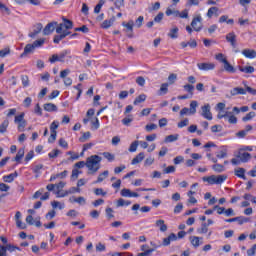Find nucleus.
Segmentation results:
<instances>
[{
	"instance_id": "1",
	"label": "nucleus",
	"mask_w": 256,
	"mask_h": 256,
	"mask_svg": "<svg viewBox=\"0 0 256 256\" xmlns=\"http://www.w3.org/2000/svg\"><path fill=\"white\" fill-rule=\"evenodd\" d=\"M102 158L99 155H92L87 158L86 160V167L89 169V171H92L93 173H97L99 169H101V163Z\"/></svg>"
},
{
	"instance_id": "2",
	"label": "nucleus",
	"mask_w": 256,
	"mask_h": 256,
	"mask_svg": "<svg viewBox=\"0 0 256 256\" xmlns=\"http://www.w3.org/2000/svg\"><path fill=\"white\" fill-rule=\"evenodd\" d=\"M227 180V175H211L208 177H203L202 181L209 183V185H221Z\"/></svg>"
},
{
	"instance_id": "3",
	"label": "nucleus",
	"mask_w": 256,
	"mask_h": 256,
	"mask_svg": "<svg viewBox=\"0 0 256 256\" xmlns=\"http://www.w3.org/2000/svg\"><path fill=\"white\" fill-rule=\"evenodd\" d=\"M202 112L201 116L204 117V119H207L208 121L213 120V114L211 113V105L205 104L204 106L201 107Z\"/></svg>"
},
{
	"instance_id": "4",
	"label": "nucleus",
	"mask_w": 256,
	"mask_h": 256,
	"mask_svg": "<svg viewBox=\"0 0 256 256\" xmlns=\"http://www.w3.org/2000/svg\"><path fill=\"white\" fill-rule=\"evenodd\" d=\"M240 150L236 155V159H240L241 163H247L251 160V154L249 152H241Z\"/></svg>"
},
{
	"instance_id": "5",
	"label": "nucleus",
	"mask_w": 256,
	"mask_h": 256,
	"mask_svg": "<svg viewBox=\"0 0 256 256\" xmlns=\"http://www.w3.org/2000/svg\"><path fill=\"white\" fill-rule=\"evenodd\" d=\"M201 21H203V18H201V16H197L193 18L191 22V27L194 29V31H197V32L201 31L202 29Z\"/></svg>"
},
{
	"instance_id": "6",
	"label": "nucleus",
	"mask_w": 256,
	"mask_h": 256,
	"mask_svg": "<svg viewBox=\"0 0 256 256\" xmlns=\"http://www.w3.org/2000/svg\"><path fill=\"white\" fill-rule=\"evenodd\" d=\"M171 241H177V235L175 233H171L168 237L164 238L161 247H169Z\"/></svg>"
},
{
	"instance_id": "7",
	"label": "nucleus",
	"mask_w": 256,
	"mask_h": 256,
	"mask_svg": "<svg viewBox=\"0 0 256 256\" xmlns=\"http://www.w3.org/2000/svg\"><path fill=\"white\" fill-rule=\"evenodd\" d=\"M42 30H43V24L41 23L35 24L33 32L29 33L28 37H31V39H35V37H37V35H39V33H41Z\"/></svg>"
},
{
	"instance_id": "8",
	"label": "nucleus",
	"mask_w": 256,
	"mask_h": 256,
	"mask_svg": "<svg viewBox=\"0 0 256 256\" xmlns=\"http://www.w3.org/2000/svg\"><path fill=\"white\" fill-rule=\"evenodd\" d=\"M197 67H198V69H200V71H212V69H215V64H213V63H198Z\"/></svg>"
},
{
	"instance_id": "9",
	"label": "nucleus",
	"mask_w": 256,
	"mask_h": 256,
	"mask_svg": "<svg viewBox=\"0 0 256 256\" xmlns=\"http://www.w3.org/2000/svg\"><path fill=\"white\" fill-rule=\"evenodd\" d=\"M55 25H57V22L48 23L43 29V35H51L55 31Z\"/></svg>"
},
{
	"instance_id": "10",
	"label": "nucleus",
	"mask_w": 256,
	"mask_h": 256,
	"mask_svg": "<svg viewBox=\"0 0 256 256\" xmlns=\"http://www.w3.org/2000/svg\"><path fill=\"white\" fill-rule=\"evenodd\" d=\"M123 27L127 29V31L130 32L127 36L132 39L133 37V25H135V22L133 20H129L128 23L125 24V22L122 23Z\"/></svg>"
},
{
	"instance_id": "11",
	"label": "nucleus",
	"mask_w": 256,
	"mask_h": 256,
	"mask_svg": "<svg viewBox=\"0 0 256 256\" xmlns=\"http://www.w3.org/2000/svg\"><path fill=\"white\" fill-rule=\"evenodd\" d=\"M242 55H244V57H246L247 59H255L256 51L253 49H244L242 51Z\"/></svg>"
},
{
	"instance_id": "12",
	"label": "nucleus",
	"mask_w": 256,
	"mask_h": 256,
	"mask_svg": "<svg viewBox=\"0 0 256 256\" xmlns=\"http://www.w3.org/2000/svg\"><path fill=\"white\" fill-rule=\"evenodd\" d=\"M230 93L232 97H235V95H246L247 90H245V88L235 87L230 91Z\"/></svg>"
},
{
	"instance_id": "13",
	"label": "nucleus",
	"mask_w": 256,
	"mask_h": 256,
	"mask_svg": "<svg viewBox=\"0 0 256 256\" xmlns=\"http://www.w3.org/2000/svg\"><path fill=\"white\" fill-rule=\"evenodd\" d=\"M113 23H115V16H112L109 20H104L101 29H109V27H113Z\"/></svg>"
},
{
	"instance_id": "14",
	"label": "nucleus",
	"mask_w": 256,
	"mask_h": 256,
	"mask_svg": "<svg viewBox=\"0 0 256 256\" xmlns=\"http://www.w3.org/2000/svg\"><path fill=\"white\" fill-rule=\"evenodd\" d=\"M18 175L19 174L17 172H14L9 175L3 176V181L5 183H13V181H15V178L18 177Z\"/></svg>"
},
{
	"instance_id": "15",
	"label": "nucleus",
	"mask_w": 256,
	"mask_h": 256,
	"mask_svg": "<svg viewBox=\"0 0 256 256\" xmlns=\"http://www.w3.org/2000/svg\"><path fill=\"white\" fill-rule=\"evenodd\" d=\"M44 111H47L48 113H53L55 111H58L57 105L53 103H46L44 104Z\"/></svg>"
},
{
	"instance_id": "16",
	"label": "nucleus",
	"mask_w": 256,
	"mask_h": 256,
	"mask_svg": "<svg viewBox=\"0 0 256 256\" xmlns=\"http://www.w3.org/2000/svg\"><path fill=\"white\" fill-rule=\"evenodd\" d=\"M33 51H35L33 44H27L24 48L23 53L20 55V57H26L27 55H29V53H33Z\"/></svg>"
},
{
	"instance_id": "17",
	"label": "nucleus",
	"mask_w": 256,
	"mask_h": 256,
	"mask_svg": "<svg viewBox=\"0 0 256 256\" xmlns=\"http://www.w3.org/2000/svg\"><path fill=\"white\" fill-rule=\"evenodd\" d=\"M224 64V70L227 71V73H235V67L229 63L227 60H223Z\"/></svg>"
},
{
	"instance_id": "18",
	"label": "nucleus",
	"mask_w": 256,
	"mask_h": 256,
	"mask_svg": "<svg viewBox=\"0 0 256 256\" xmlns=\"http://www.w3.org/2000/svg\"><path fill=\"white\" fill-rule=\"evenodd\" d=\"M145 159V153L140 152L136 157L132 159V165H137L138 163H141Z\"/></svg>"
},
{
	"instance_id": "19",
	"label": "nucleus",
	"mask_w": 256,
	"mask_h": 256,
	"mask_svg": "<svg viewBox=\"0 0 256 256\" xmlns=\"http://www.w3.org/2000/svg\"><path fill=\"white\" fill-rule=\"evenodd\" d=\"M168 37H170V39H177V37H179V28L175 26L174 28L170 29Z\"/></svg>"
},
{
	"instance_id": "20",
	"label": "nucleus",
	"mask_w": 256,
	"mask_h": 256,
	"mask_svg": "<svg viewBox=\"0 0 256 256\" xmlns=\"http://www.w3.org/2000/svg\"><path fill=\"white\" fill-rule=\"evenodd\" d=\"M219 23H227V25H233V23H235V20L229 19V16L227 15H222L219 18Z\"/></svg>"
},
{
	"instance_id": "21",
	"label": "nucleus",
	"mask_w": 256,
	"mask_h": 256,
	"mask_svg": "<svg viewBox=\"0 0 256 256\" xmlns=\"http://www.w3.org/2000/svg\"><path fill=\"white\" fill-rule=\"evenodd\" d=\"M23 157H25V149L21 148L18 150V152L14 158V161H16L17 163H20L21 160L23 159Z\"/></svg>"
},
{
	"instance_id": "22",
	"label": "nucleus",
	"mask_w": 256,
	"mask_h": 256,
	"mask_svg": "<svg viewBox=\"0 0 256 256\" xmlns=\"http://www.w3.org/2000/svg\"><path fill=\"white\" fill-rule=\"evenodd\" d=\"M109 177V170H105L103 173L99 174L96 183H103L105 179Z\"/></svg>"
},
{
	"instance_id": "23",
	"label": "nucleus",
	"mask_w": 256,
	"mask_h": 256,
	"mask_svg": "<svg viewBox=\"0 0 256 256\" xmlns=\"http://www.w3.org/2000/svg\"><path fill=\"white\" fill-rule=\"evenodd\" d=\"M167 93H169V83L161 84L159 95H167Z\"/></svg>"
},
{
	"instance_id": "24",
	"label": "nucleus",
	"mask_w": 256,
	"mask_h": 256,
	"mask_svg": "<svg viewBox=\"0 0 256 256\" xmlns=\"http://www.w3.org/2000/svg\"><path fill=\"white\" fill-rule=\"evenodd\" d=\"M235 175L236 177H240V179L247 181V176H245V168H239L238 170H235Z\"/></svg>"
},
{
	"instance_id": "25",
	"label": "nucleus",
	"mask_w": 256,
	"mask_h": 256,
	"mask_svg": "<svg viewBox=\"0 0 256 256\" xmlns=\"http://www.w3.org/2000/svg\"><path fill=\"white\" fill-rule=\"evenodd\" d=\"M239 71H241V73H255V67L253 66H245V67H239Z\"/></svg>"
},
{
	"instance_id": "26",
	"label": "nucleus",
	"mask_w": 256,
	"mask_h": 256,
	"mask_svg": "<svg viewBox=\"0 0 256 256\" xmlns=\"http://www.w3.org/2000/svg\"><path fill=\"white\" fill-rule=\"evenodd\" d=\"M199 106V103L195 100H193L191 103H190V115H195V113H197V107Z\"/></svg>"
},
{
	"instance_id": "27",
	"label": "nucleus",
	"mask_w": 256,
	"mask_h": 256,
	"mask_svg": "<svg viewBox=\"0 0 256 256\" xmlns=\"http://www.w3.org/2000/svg\"><path fill=\"white\" fill-rule=\"evenodd\" d=\"M156 227H160V231L165 233L167 231V225L165 224V220H157Z\"/></svg>"
},
{
	"instance_id": "28",
	"label": "nucleus",
	"mask_w": 256,
	"mask_h": 256,
	"mask_svg": "<svg viewBox=\"0 0 256 256\" xmlns=\"http://www.w3.org/2000/svg\"><path fill=\"white\" fill-rule=\"evenodd\" d=\"M179 139V134H171L166 136L165 143H173Z\"/></svg>"
},
{
	"instance_id": "29",
	"label": "nucleus",
	"mask_w": 256,
	"mask_h": 256,
	"mask_svg": "<svg viewBox=\"0 0 256 256\" xmlns=\"http://www.w3.org/2000/svg\"><path fill=\"white\" fill-rule=\"evenodd\" d=\"M147 100V95L145 94H140L138 97L135 98L133 104L134 105H139V103H143Z\"/></svg>"
},
{
	"instance_id": "30",
	"label": "nucleus",
	"mask_w": 256,
	"mask_h": 256,
	"mask_svg": "<svg viewBox=\"0 0 256 256\" xmlns=\"http://www.w3.org/2000/svg\"><path fill=\"white\" fill-rule=\"evenodd\" d=\"M226 41L228 43H233L237 41V35H235V32H230L226 35Z\"/></svg>"
},
{
	"instance_id": "31",
	"label": "nucleus",
	"mask_w": 256,
	"mask_h": 256,
	"mask_svg": "<svg viewBox=\"0 0 256 256\" xmlns=\"http://www.w3.org/2000/svg\"><path fill=\"white\" fill-rule=\"evenodd\" d=\"M34 49H37L39 47H43V45H45V39L44 38H40L38 40H35L33 43H32Z\"/></svg>"
},
{
	"instance_id": "32",
	"label": "nucleus",
	"mask_w": 256,
	"mask_h": 256,
	"mask_svg": "<svg viewBox=\"0 0 256 256\" xmlns=\"http://www.w3.org/2000/svg\"><path fill=\"white\" fill-rule=\"evenodd\" d=\"M7 127H9V120H4L0 125V133H7Z\"/></svg>"
},
{
	"instance_id": "33",
	"label": "nucleus",
	"mask_w": 256,
	"mask_h": 256,
	"mask_svg": "<svg viewBox=\"0 0 256 256\" xmlns=\"http://www.w3.org/2000/svg\"><path fill=\"white\" fill-rule=\"evenodd\" d=\"M62 20L64 22V27L65 29L69 30V29H73V21L65 18V17H62Z\"/></svg>"
},
{
	"instance_id": "34",
	"label": "nucleus",
	"mask_w": 256,
	"mask_h": 256,
	"mask_svg": "<svg viewBox=\"0 0 256 256\" xmlns=\"http://www.w3.org/2000/svg\"><path fill=\"white\" fill-rule=\"evenodd\" d=\"M131 205V201H125V199L120 198L117 201V207H129Z\"/></svg>"
},
{
	"instance_id": "35",
	"label": "nucleus",
	"mask_w": 256,
	"mask_h": 256,
	"mask_svg": "<svg viewBox=\"0 0 256 256\" xmlns=\"http://www.w3.org/2000/svg\"><path fill=\"white\" fill-rule=\"evenodd\" d=\"M212 169L216 171V173H223L225 171V166H223V164H215L212 166Z\"/></svg>"
},
{
	"instance_id": "36",
	"label": "nucleus",
	"mask_w": 256,
	"mask_h": 256,
	"mask_svg": "<svg viewBox=\"0 0 256 256\" xmlns=\"http://www.w3.org/2000/svg\"><path fill=\"white\" fill-rule=\"evenodd\" d=\"M218 159H225L227 157V147L223 146L222 150H220L219 154L216 155Z\"/></svg>"
},
{
	"instance_id": "37",
	"label": "nucleus",
	"mask_w": 256,
	"mask_h": 256,
	"mask_svg": "<svg viewBox=\"0 0 256 256\" xmlns=\"http://www.w3.org/2000/svg\"><path fill=\"white\" fill-rule=\"evenodd\" d=\"M166 15L167 17H171V15H173L174 17H179V10H173L171 8H167Z\"/></svg>"
},
{
	"instance_id": "38",
	"label": "nucleus",
	"mask_w": 256,
	"mask_h": 256,
	"mask_svg": "<svg viewBox=\"0 0 256 256\" xmlns=\"http://www.w3.org/2000/svg\"><path fill=\"white\" fill-rule=\"evenodd\" d=\"M190 243L191 245H193V247H199L200 243H199V237L197 236H190Z\"/></svg>"
},
{
	"instance_id": "39",
	"label": "nucleus",
	"mask_w": 256,
	"mask_h": 256,
	"mask_svg": "<svg viewBox=\"0 0 256 256\" xmlns=\"http://www.w3.org/2000/svg\"><path fill=\"white\" fill-rule=\"evenodd\" d=\"M103 157L105 159H107V161H109L110 163L113 162V160L115 159V155L111 154L110 152H104L102 153Z\"/></svg>"
},
{
	"instance_id": "40",
	"label": "nucleus",
	"mask_w": 256,
	"mask_h": 256,
	"mask_svg": "<svg viewBox=\"0 0 256 256\" xmlns=\"http://www.w3.org/2000/svg\"><path fill=\"white\" fill-rule=\"evenodd\" d=\"M57 129H59V123L57 121H53L50 125V133H57Z\"/></svg>"
},
{
	"instance_id": "41",
	"label": "nucleus",
	"mask_w": 256,
	"mask_h": 256,
	"mask_svg": "<svg viewBox=\"0 0 256 256\" xmlns=\"http://www.w3.org/2000/svg\"><path fill=\"white\" fill-rule=\"evenodd\" d=\"M91 138V132H85L83 135L79 138L80 143H85L87 139Z\"/></svg>"
},
{
	"instance_id": "42",
	"label": "nucleus",
	"mask_w": 256,
	"mask_h": 256,
	"mask_svg": "<svg viewBox=\"0 0 256 256\" xmlns=\"http://www.w3.org/2000/svg\"><path fill=\"white\" fill-rule=\"evenodd\" d=\"M255 112H249L248 114H246V116H244L243 118H242V121L244 122V123H247V121H251V119H253V117H255Z\"/></svg>"
},
{
	"instance_id": "43",
	"label": "nucleus",
	"mask_w": 256,
	"mask_h": 256,
	"mask_svg": "<svg viewBox=\"0 0 256 256\" xmlns=\"http://www.w3.org/2000/svg\"><path fill=\"white\" fill-rule=\"evenodd\" d=\"M63 39H65V34L60 33V34L54 36L53 41H54V43L59 44L61 41H63Z\"/></svg>"
},
{
	"instance_id": "44",
	"label": "nucleus",
	"mask_w": 256,
	"mask_h": 256,
	"mask_svg": "<svg viewBox=\"0 0 256 256\" xmlns=\"http://www.w3.org/2000/svg\"><path fill=\"white\" fill-rule=\"evenodd\" d=\"M236 221L239 225H243V223H249V218L244 216H238L236 217Z\"/></svg>"
},
{
	"instance_id": "45",
	"label": "nucleus",
	"mask_w": 256,
	"mask_h": 256,
	"mask_svg": "<svg viewBox=\"0 0 256 256\" xmlns=\"http://www.w3.org/2000/svg\"><path fill=\"white\" fill-rule=\"evenodd\" d=\"M177 81V74L172 73L168 76V85H173Z\"/></svg>"
},
{
	"instance_id": "46",
	"label": "nucleus",
	"mask_w": 256,
	"mask_h": 256,
	"mask_svg": "<svg viewBox=\"0 0 256 256\" xmlns=\"http://www.w3.org/2000/svg\"><path fill=\"white\" fill-rule=\"evenodd\" d=\"M217 11H219V8H217V7L209 8V10L207 12V17H209V19H211V17H213V15H215V13H217Z\"/></svg>"
},
{
	"instance_id": "47",
	"label": "nucleus",
	"mask_w": 256,
	"mask_h": 256,
	"mask_svg": "<svg viewBox=\"0 0 256 256\" xmlns=\"http://www.w3.org/2000/svg\"><path fill=\"white\" fill-rule=\"evenodd\" d=\"M137 147H139V141H134L129 147L130 153H135V151H137Z\"/></svg>"
},
{
	"instance_id": "48",
	"label": "nucleus",
	"mask_w": 256,
	"mask_h": 256,
	"mask_svg": "<svg viewBox=\"0 0 256 256\" xmlns=\"http://www.w3.org/2000/svg\"><path fill=\"white\" fill-rule=\"evenodd\" d=\"M213 211H217L218 215H223V214H225V207L216 205L213 207Z\"/></svg>"
},
{
	"instance_id": "49",
	"label": "nucleus",
	"mask_w": 256,
	"mask_h": 256,
	"mask_svg": "<svg viewBox=\"0 0 256 256\" xmlns=\"http://www.w3.org/2000/svg\"><path fill=\"white\" fill-rule=\"evenodd\" d=\"M59 153H61V151L59 149H55V150H53L52 152H50L48 154V157L50 159H55V158H57L59 156Z\"/></svg>"
},
{
	"instance_id": "50",
	"label": "nucleus",
	"mask_w": 256,
	"mask_h": 256,
	"mask_svg": "<svg viewBox=\"0 0 256 256\" xmlns=\"http://www.w3.org/2000/svg\"><path fill=\"white\" fill-rule=\"evenodd\" d=\"M21 81H22L23 87H29V76L22 75L21 76Z\"/></svg>"
},
{
	"instance_id": "51",
	"label": "nucleus",
	"mask_w": 256,
	"mask_h": 256,
	"mask_svg": "<svg viewBox=\"0 0 256 256\" xmlns=\"http://www.w3.org/2000/svg\"><path fill=\"white\" fill-rule=\"evenodd\" d=\"M136 83L139 87H145V78L143 76H138L136 78Z\"/></svg>"
},
{
	"instance_id": "52",
	"label": "nucleus",
	"mask_w": 256,
	"mask_h": 256,
	"mask_svg": "<svg viewBox=\"0 0 256 256\" xmlns=\"http://www.w3.org/2000/svg\"><path fill=\"white\" fill-rule=\"evenodd\" d=\"M163 17L165 14L163 12H159L156 17H154V23H161L163 21Z\"/></svg>"
},
{
	"instance_id": "53",
	"label": "nucleus",
	"mask_w": 256,
	"mask_h": 256,
	"mask_svg": "<svg viewBox=\"0 0 256 256\" xmlns=\"http://www.w3.org/2000/svg\"><path fill=\"white\" fill-rule=\"evenodd\" d=\"M41 169H43V164H38L32 168V171L33 173H36V175H40Z\"/></svg>"
},
{
	"instance_id": "54",
	"label": "nucleus",
	"mask_w": 256,
	"mask_h": 256,
	"mask_svg": "<svg viewBox=\"0 0 256 256\" xmlns=\"http://www.w3.org/2000/svg\"><path fill=\"white\" fill-rule=\"evenodd\" d=\"M31 103H33V99H31V97H26L23 101V105L24 107H26V109H29V107H31Z\"/></svg>"
},
{
	"instance_id": "55",
	"label": "nucleus",
	"mask_w": 256,
	"mask_h": 256,
	"mask_svg": "<svg viewBox=\"0 0 256 256\" xmlns=\"http://www.w3.org/2000/svg\"><path fill=\"white\" fill-rule=\"evenodd\" d=\"M131 193L132 192H131L130 189L124 188V189L121 190L120 195L122 197H131Z\"/></svg>"
},
{
	"instance_id": "56",
	"label": "nucleus",
	"mask_w": 256,
	"mask_h": 256,
	"mask_svg": "<svg viewBox=\"0 0 256 256\" xmlns=\"http://www.w3.org/2000/svg\"><path fill=\"white\" fill-rule=\"evenodd\" d=\"M184 89L187 91V93H190V95H193V91H195V86L191 84L184 85Z\"/></svg>"
},
{
	"instance_id": "57",
	"label": "nucleus",
	"mask_w": 256,
	"mask_h": 256,
	"mask_svg": "<svg viewBox=\"0 0 256 256\" xmlns=\"http://www.w3.org/2000/svg\"><path fill=\"white\" fill-rule=\"evenodd\" d=\"M79 173H81L79 170L73 169L72 175H71V180L76 181V179H79Z\"/></svg>"
},
{
	"instance_id": "58",
	"label": "nucleus",
	"mask_w": 256,
	"mask_h": 256,
	"mask_svg": "<svg viewBox=\"0 0 256 256\" xmlns=\"http://www.w3.org/2000/svg\"><path fill=\"white\" fill-rule=\"evenodd\" d=\"M187 125H189V119L186 118V119L180 121V122L178 123L177 127H178L179 129H183V127H187Z\"/></svg>"
},
{
	"instance_id": "59",
	"label": "nucleus",
	"mask_w": 256,
	"mask_h": 256,
	"mask_svg": "<svg viewBox=\"0 0 256 256\" xmlns=\"http://www.w3.org/2000/svg\"><path fill=\"white\" fill-rule=\"evenodd\" d=\"M25 127H27V121L24 120L22 122H18V131H25Z\"/></svg>"
},
{
	"instance_id": "60",
	"label": "nucleus",
	"mask_w": 256,
	"mask_h": 256,
	"mask_svg": "<svg viewBox=\"0 0 256 256\" xmlns=\"http://www.w3.org/2000/svg\"><path fill=\"white\" fill-rule=\"evenodd\" d=\"M209 231V228L207 227V223H202L201 228L198 229V233H207Z\"/></svg>"
},
{
	"instance_id": "61",
	"label": "nucleus",
	"mask_w": 256,
	"mask_h": 256,
	"mask_svg": "<svg viewBox=\"0 0 256 256\" xmlns=\"http://www.w3.org/2000/svg\"><path fill=\"white\" fill-rule=\"evenodd\" d=\"M145 18L143 16H139L138 19L135 21V25L140 29L143 26V21Z\"/></svg>"
},
{
	"instance_id": "62",
	"label": "nucleus",
	"mask_w": 256,
	"mask_h": 256,
	"mask_svg": "<svg viewBox=\"0 0 256 256\" xmlns=\"http://www.w3.org/2000/svg\"><path fill=\"white\" fill-rule=\"evenodd\" d=\"M173 161L174 165H180V163H183V161H185V158L183 156H176Z\"/></svg>"
},
{
	"instance_id": "63",
	"label": "nucleus",
	"mask_w": 256,
	"mask_h": 256,
	"mask_svg": "<svg viewBox=\"0 0 256 256\" xmlns=\"http://www.w3.org/2000/svg\"><path fill=\"white\" fill-rule=\"evenodd\" d=\"M153 251H155V249H148L144 252L138 253L137 256H151Z\"/></svg>"
},
{
	"instance_id": "64",
	"label": "nucleus",
	"mask_w": 256,
	"mask_h": 256,
	"mask_svg": "<svg viewBox=\"0 0 256 256\" xmlns=\"http://www.w3.org/2000/svg\"><path fill=\"white\" fill-rule=\"evenodd\" d=\"M74 31H81L82 33H89V28L86 25H83L81 27L75 28Z\"/></svg>"
}]
</instances>
